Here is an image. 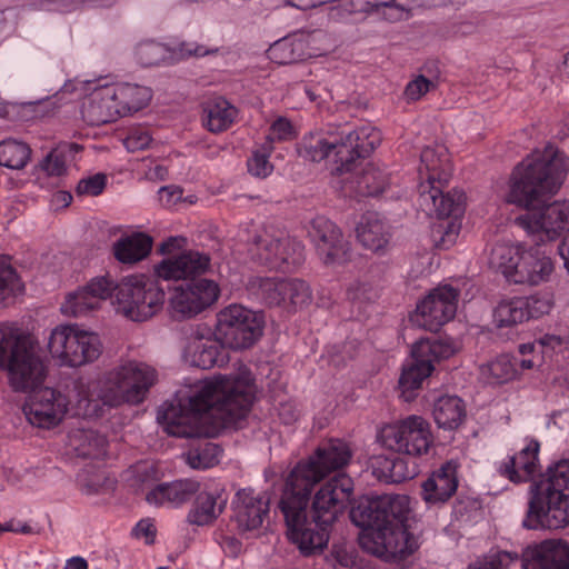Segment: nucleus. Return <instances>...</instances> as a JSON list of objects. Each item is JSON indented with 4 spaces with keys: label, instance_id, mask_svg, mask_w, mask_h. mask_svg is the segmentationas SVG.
Wrapping results in <instances>:
<instances>
[{
    "label": "nucleus",
    "instance_id": "16",
    "mask_svg": "<svg viewBox=\"0 0 569 569\" xmlns=\"http://www.w3.org/2000/svg\"><path fill=\"white\" fill-rule=\"evenodd\" d=\"M459 290L441 284L417 302L410 320L418 327L436 332L452 320L457 312Z\"/></svg>",
    "mask_w": 569,
    "mask_h": 569
},
{
    "label": "nucleus",
    "instance_id": "52",
    "mask_svg": "<svg viewBox=\"0 0 569 569\" xmlns=\"http://www.w3.org/2000/svg\"><path fill=\"white\" fill-rule=\"evenodd\" d=\"M133 485L140 488L153 487L160 479L161 475L153 462L141 461L131 469Z\"/></svg>",
    "mask_w": 569,
    "mask_h": 569
},
{
    "label": "nucleus",
    "instance_id": "45",
    "mask_svg": "<svg viewBox=\"0 0 569 569\" xmlns=\"http://www.w3.org/2000/svg\"><path fill=\"white\" fill-rule=\"evenodd\" d=\"M526 305L521 297L502 300L495 309L493 318L498 327H510L527 320Z\"/></svg>",
    "mask_w": 569,
    "mask_h": 569
},
{
    "label": "nucleus",
    "instance_id": "24",
    "mask_svg": "<svg viewBox=\"0 0 569 569\" xmlns=\"http://www.w3.org/2000/svg\"><path fill=\"white\" fill-rule=\"evenodd\" d=\"M210 266L209 254L188 250L163 259L154 267V272L163 280H181L202 276L209 271Z\"/></svg>",
    "mask_w": 569,
    "mask_h": 569
},
{
    "label": "nucleus",
    "instance_id": "62",
    "mask_svg": "<svg viewBox=\"0 0 569 569\" xmlns=\"http://www.w3.org/2000/svg\"><path fill=\"white\" fill-rule=\"evenodd\" d=\"M372 473L373 476L387 483H391L389 476L392 472V458L386 456H378L372 460Z\"/></svg>",
    "mask_w": 569,
    "mask_h": 569
},
{
    "label": "nucleus",
    "instance_id": "23",
    "mask_svg": "<svg viewBox=\"0 0 569 569\" xmlns=\"http://www.w3.org/2000/svg\"><path fill=\"white\" fill-rule=\"evenodd\" d=\"M197 497L187 515V521L194 526H209L224 511L228 495L222 485L211 481L196 493Z\"/></svg>",
    "mask_w": 569,
    "mask_h": 569
},
{
    "label": "nucleus",
    "instance_id": "37",
    "mask_svg": "<svg viewBox=\"0 0 569 569\" xmlns=\"http://www.w3.org/2000/svg\"><path fill=\"white\" fill-rule=\"evenodd\" d=\"M338 133L336 131H318L306 136L299 148V154L309 161L320 162L331 157Z\"/></svg>",
    "mask_w": 569,
    "mask_h": 569
},
{
    "label": "nucleus",
    "instance_id": "27",
    "mask_svg": "<svg viewBox=\"0 0 569 569\" xmlns=\"http://www.w3.org/2000/svg\"><path fill=\"white\" fill-rule=\"evenodd\" d=\"M81 113L83 120L90 126L104 124L120 118L110 84L93 88L83 100Z\"/></svg>",
    "mask_w": 569,
    "mask_h": 569
},
{
    "label": "nucleus",
    "instance_id": "33",
    "mask_svg": "<svg viewBox=\"0 0 569 569\" xmlns=\"http://www.w3.org/2000/svg\"><path fill=\"white\" fill-rule=\"evenodd\" d=\"M116 97L120 117L132 114L148 106L152 98L149 87L138 83L120 82L110 84Z\"/></svg>",
    "mask_w": 569,
    "mask_h": 569
},
{
    "label": "nucleus",
    "instance_id": "50",
    "mask_svg": "<svg viewBox=\"0 0 569 569\" xmlns=\"http://www.w3.org/2000/svg\"><path fill=\"white\" fill-rule=\"evenodd\" d=\"M23 291V284L10 261L0 256V299L14 297Z\"/></svg>",
    "mask_w": 569,
    "mask_h": 569
},
{
    "label": "nucleus",
    "instance_id": "43",
    "mask_svg": "<svg viewBox=\"0 0 569 569\" xmlns=\"http://www.w3.org/2000/svg\"><path fill=\"white\" fill-rule=\"evenodd\" d=\"M338 133V141L335 143V149L331 154L336 164V171L339 173L348 172L353 169L355 162L363 158L359 149L356 148L353 142L348 139L345 131H336Z\"/></svg>",
    "mask_w": 569,
    "mask_h": 569
},
{
    "label": "nucleus",
    "instance_id": "54",
    "mask_svg": "<svg viewBox=\"0 0 569 569\" xmlns=\"http://www.w3.org/2000/svg\"><path fill=\"white\" fill-rule=\"evenodd\" d=\"M385 190V179L376 169H369L363 172L358 181V193L365 197H373L382 193Z\"/></svg>",
    "mask_w": 569,
    "mask_h": 569
},
{
    "label": "nucleus",
    "instance_id": "11",
    "mask_svg": "<svg viewBox=\"0 0 569 569\" xmlns=\"http://www.w3.org/2000/svg\"><path fill=\"white\" fill-rule=\"evenodd\" d=\"M455 349L451 343L438 339H421L411 349V359L402 367L398 387L400 397L411 401L417 397L422 382L435 369V363L448 359Z\"/></svg>",
    "mask_w": 569,
    "mask_h": 569
},
{
    "label": "nucleus",
    "instance_id": "47",
    "mask_svg": "<svg viewBox=\"0 0 569 569\" xmlns=\"http://www.w3.org/2000/svg\"><path fill=\"white\" fill-rule=\"evenodd\" d=\"M273 152V146L264 142L260 147L252 150L251 156L247 160V168L250 174L257 178H267L273 171V164L270 157Z\"/></svg>",
    "mask_w": 569,
    "mask_h": 569
},
{
    "label": "nucleus",
    "instance_id": "1",
    "mask_svg": "<svg viewBox=\"0 0 569 569\" xmlns=\"http://www.w3.org/2000/svg\"><path fill=\"white\" fill-rule=\"evenodd\" d=\"M254 392L253 377L248 369L217 376L197 383L187 397L179 393L176 403L159 411L158 420L174 437H214L247 417Z\"/></svg>",
    "mask_w": 569,
    "mask_h": 569
},
{
    "label": "nucleus",
    "instance_id": "35",
    "mask_svg": "<svg viewBox=\"0 0 569 569\" xmlns=\"http://www.w3.org/2000/svg\"><path fill=\"white\" fill-rule=\"evenodd\" d=\"M480 378L491 386L508 383L519 376L518 359L510 355H500L479 368Z\"/></svg>",
    "mask_w": 569,
    "mask_h": 569
},
{
    "label": "nucleus",
    "instance_id": "8",
    "mask_svg": "<svg viewBox=\"0 0 569 569\" xmlns=\"http://www.w3.org/2000/svg\"><path fill=\"white\" fill-rule=\"evenodd\" d=\"M489 266L500 271L507 281L515 284L539 286L547 282L555 266L551 258L537 246L500 241L489 253Z\"/></svg>",
    "mask_w": 569,
    "mask_h": 569
},
{
    "label": "nucleus",
    "instance_id": "22",
    "mask_svg": "<svg viewBox=\"0 0 569 569\" xmlns=\"http://www.w3.org/2000/svg\"><path fill=\"white\" fill-rule=\"evenodd\" d=\"M448 184H418V203L427 214L438 218L459 217L465 211V193L460 190L443 192Z\"/></svg>",
    "mask_w": 569,
    "mask_h": 569
},
{
    "label": "nucleus",
    "instance_id": "14",
    "mask_svg": "<svg viewBox=\"0 0 569 569\" xmlns=\"http://www.w3.org/2000/svg\"><path fill=\"white\" fill-rule=\"evenodd\" d=\"M262 332L261 317L241 305H230L218 313L216 336L230 349L250 348Z\"/></svg>",
    "mask_w": 569,
    "mask_h": 569
},
{
    "label": "nucleus",
    "instance_id": "34",
    "mask_svg": "<svg viewBox=\"0 0 569 569\" xmlns=\"http://www.w3.org/2000/svg\"><path fill=\"white\" fill-rule=\"evenodd\" d=\"M152 243V238L144 232L124 234L113 243V256L121 263L133 264L149 256Z\"/></svg>",
    "mask_w": 569,
    "mask_h": 569
},
{
    "label": "nucleus",
    "instance_id": "29",
    "mask_svg": "<svg viewBox=\"0 0 569 569\" xmlns=\"http://www.w3.org/2000/svg\"><path fill=\"white\" fill-rule=\"evenodd\" d=\"M200 490V482L186 478L153 486L146 501L156 507L178 508L188 502Z\"/></svg>",
    "mask_w": 569,
    "mask_h": 569
},
{
    "label": "nucleus",
    "instance_id": "56",
    "mask_svg": "<svg viewBox=\"0 0 569 569\" xmlns=\"http://www.w3.org/2000/svg\"><path fill=\"white\" fill-rule=\"evenodd\" d=\"M107 177L103 173H96L93 176L81 179L77 187V196L96 197L99 196L106 188Z\"/></svg>",
    "mask_w": 569,
    "mask_h": 569
},
{
    "label": "nucleus",
    "instance_id": "63",
    "mask_svg": "<svg viewBox=\"0 0 569 569\" xmlns=\"http://www.w3.org/2000/svg\"><path fill=\"white\" fill-rule=\"evenodd\" d=\"M376 297V292L368 283L356 282L348 289V298L352 301H369Z\"/></svg>",
    "mask_w": 569,
    "mask_h": 569
},
{
    "label": "nucleus",
    "instance_id": "46",
    "mask_svg": "<svg viewBox=\"0 0 569 569\" xmlns=\"http://www.w3.org/2000/svg\"><path fill=\"white\" fill-rule=\"evenodd\" d=\"M312 300L310 286L301 279L288 278V288L284 296V309L296 310L308 306Z\"/></svg>",
    "mask_w": 569,
    "mask_h": 569
},
{
    "label": "nucleus",
    "instance_id": "49",
    "mask_svg": "<svg viewBox=\"0 0 569 569\" xmlns=\"http://www.w3.org/2000/svg\"><path fill=\"white\" fill-rule=\"evenodd\" d=\"M222 450L212 442H206L187 453V463L193 469H208L219 463Z\"/></svg>",
    "mask_w": 569,
    "mask_h": 569
},
{
    "label": "nucleus",
    "instance_id": "53",
    "mask_svg": "<svg viewBox=\"0 0 569 569\" xmlns=\"http://www.w3.org/2000/svg\"><path fill=\"white\" fill-rule=\"evenodd\" d=\"M104 481V473L98 469L86 468L77 475V483L86 495L98 493Z\"/></svg>",
    "mask_w": 569,
    "mask_h": 569
},
{
    "label": "nucleus",
    "instance_id": "64",
    "mask_svg": "<svg viewBox=\"0 0 569 569\" xmlns=\"http://www.w3.org/2000/svg\"><path fill=\"white\" fill-rule=\"evenodd\" d=\"M539 343L543 348L561 350L567 347L568 341L561 336L547 333L539 339Z\"/></svg>",
    "mask_w": 569,
    "mask_h": 569
},
{
    "label": "nucleus",
    "instance_id": "9",
    "mask_svg": "<svg viewBox=\"0 0 569 569\" xmlns=\"http://www.w3.org/2000/svg\"><path fill=\"white\" fill-rule=\"evenodd\" d=\"M116 309L132 321H146L160 312L166 292L157 279L144 274L128 276L116 288Z\"/></svg>",
    "mask_w": 569,
    "mask_h": 569
},
{
    "label": "nucleus",
    "instance_id": "28",
    "mask_svg": "<svg viewBox=\"0 0 569 569\" xmlns=\"http://www.w3.org/2000/svg\"><path fill=\"white\" fill-rule=\"evenodd\" d=\"M356 237L365 249L385 256L391 246L392 231L390 224L378 213L368 212L357 224Z\"/></svg>",
    "mask_w": 569,
    "mask_h": 569
},
{
    "label": "nucleus",
    "instance_id": "18",
    "mask_svg": "<svg viewBox=\"0 0 569 569\" xmlns=\"http://www.w3.org/2000/svg\"><path fill=\"white\" fill-rule=\"evenodd\" d=\"M219 287L213 280L200 279L176 286L169 298V309L174 319L196 317L219 298Z\"/></svg>",
    "mask_w": 569,
    "mask_h": 569
},
{
    "label": "nucleus",
    "instance_id": "30",
    "mask_svg": "<svg viewBox=\"0 0 569 569\" xmlns=\"http://www.w3.org/2000/svg\"><path fill=\"white\" fill-rule=\"evenodd\" d=\"M452 176V164L448 149L442 144L426 147L421 151L419 183L430 186L448 184Z\"/></svg>",
    "mask_w": 569,
    "mask_h": 569
},
{
    "label": "nucleus",
    "instance_id": "26",
    "mask_svg": "<svg viewBox=\"0 0 569 569\" xmlns=\"http://www.w3.org/2000/svg\"><path fill=\"white\" fill-rule=\"evenodd\" d=\"M522 569H569V545L545 540L523 553Z\"/></svg>",
    "mask_w": 569,
    "mask_h": 569
},
{
    "label": "nucleus",
    "instance_id": "48",
    "mask_svg": "<svg viewBox=\"0 0 569 569\" xmlns=\"http://www.w3.org/2000/svg\"><path fill=\"white\" fill-rule=\"evenodd\" d=\"M348 139L353 142L363 158L368 157L381 142V132L371 126H362L347 132Z\"/></svg>",
    "mask_w": 569,
    "mask_h": 569
},
{
    "label": "nucleus",
    "instance_id": "31",
    "mask_svg": "<svg viewBox=\"0 0 569 569\" xmlns=\"http://www.w3.org/2000/svg\"><path fill=\"white\" fill-rule=\"evenodd\" d=\"M219 348L211 339L209 329H194L187 339L183 350L184 360L201 369H210L218 361Z\"/></svg>",
    "mask_w": 569,
    "mask_h": 569
},
{
    "label": "nucleus",
    "instance_id": "2",
    "mask_svg": "<svg viewBox=\"0 0 569 569\" xmlns=\"http://www.w3.org/2000/svg\"><path fill=\"white\" fill-rule=\"evenodd\" d=\"M568 171L569 158L550 146L527 157L512 172L507 200L527 208L516 223L537 242L556 240L569 230V200L538 207L545 196L557 192Z\"/></svg>",
    "mask_w": 569,
    "mask_h": 569
},
{
    "label": "nucleus",
    "instance_id": "12",
    "mask_svg": "<svg viewBox=\"0 0 569 569\" xmlns=\"http://www.w3.org/2000/svg\"><path fill=\"white\" fill-rule=\"evenodd\" d=\"M377 438L383 448L410 457L427 455L433 442L429 422L416 415L385 425Z\"/></svg>",
    "mask_w": 569,
    "mask_h": 569
},
{
    "label": "nucleus",
    "instance_id": "60",
    "mask_svg": "<svg viewBox=\"0 0 569 569\" xmlns=\"http://www.w3.org/2000/svg\"><path fill=\"white\" fill-rule=\"evenodd\" d=\"M131 535L137 539H144L147 545L154 543L157 536V528L153 519L143 518L139 520L132 528Z\"/></svg>",
    "mask_w": 569,
    "mask_h": 569
},
{
    "label": "nucleus",
    "instance_id": "15",
    "mask_svg": "<svg viewBox=\"0 0 569 569\" xmlns=\"http://www.w3.org/2000/svg\"><path fill=\"white\" fill-rule=\"evenodd\" d=\"M351 458L348 445L341 440H329L306 461H300L289 475V483L303 488L320 482L328 473L345 467Z\"/></svg>",
    "mask_w": 569,
    "mask_h": 569
},
{
    "label": "nucleus",
    "instance_id": "7",
    "mask_svg": "<svg viewBox=\"0 0 569 569\" xmlns=\"http://www.w3.org/2000/svg\"><path fill=\"white\" fill-rule=\"evenodd\" d=\"M569 526V459L550 463L528 489L522 527L557 530Z\"/></svg>",
    "mask_w": 569,
    "mask_h": 569
},
{
    "label": "nucleus",
    "instance_id": "6",
    "mask_svg": "<svg viewBox=\"0 0 569 569\" xmlns=\"http://www.w3.org/2000/svg\"><path fill=\"white\" fill-rule=\"evenodd\" d=\"M158 371L147 362L128 360L106 371L91 386L82 380L73 383V399L79 413L92 416L99 408L98 401L110 407L122 403L140 405L158 381Z\"/></svg>",
    "mask_w": 569,
    "mask_h": 569
},
{
    "label": "nucleus",
    "instance_id": "51",
    "mask_svg": "<svg viewBox=\"0 0 569 569\" xmlns=\"http://www.w3.org/2000/svg\"><path fill=\"white\" fill-rule=\"evenodd\" d=\"M518 560V555L502 550H490L486 556L469 566L468 569H508Z\"/></svg>",
    "mask_w": 569,
    "mask_h": 569
},
{
    "label": "nucleus",
    "instance_id": "36",
    "mask_svg": "<svg viewBox=\"0 0 569 569\" xmlns=\"http://www.w3.org/2000/svg\"><path fill=\"white\" fill-rule=\"evenodd\" d=\"M432 415L442 429H456L466 418V406L458 396H441L433 403Z\"/></svg>",
    "mask_w": 569,
    "mask_h": 569
},
{
    "label": "nucleus",
    "instance_id": "17",
    "mask_svg": "<svg viewBox=\"0 0 569 569\" xmlns=\"http://www.w3.org/2000/svg\"><path fill=\"white\" fill-rule=\"evenodd\" d=\"M309 238L319 259L328 267L342 266L351 258L350 242L330 219L318 216L310 222Z\"/></svg>",
    "mask_w": 569,
    "mask_h": 569
},
{
    "label": "nucleus",
    "instance_id": "13",
    "mask_svg": "<svg viewBox=\"0 0 569 569\" xmlns=\"http://www.w3.org/2000/svg\"><path fill=\"white\" fill-rule=\"evenodd\" d=\"M249 253L261 266L288 271L303 261L305 247L296 238L264 229L253 237Z\"/></svg>",
    "mask_w": 569,
    "mask_h": 569
},
{
    "label": "nucleus",
    "instance_id": "57",
    "mask_svg": "<svg viewBox=\"0 0 569 569\" xmlns=\"http://www.w3.org/2000/svg\"><path fill=\"white\" fill-rule=\"evenodd\" d=\"M295 138V129L290 120L284 117H279L270 126L269 133L264 142H270L273 146L276 141H287Z\"/></svg>",
    "mask_w": 569,
    "mask_h": 569
},
{
    "label": "nucleus",
    "instance_id": "41",
    "mask_svg": "<svg viewBox=\"0 0 569 569\" xmlns=\"http://www.w3.org/2000/svg\"><path fill=\"white\" fill-rule=\"evenodd\" d=\"M256 295L271 307L284 308V296L288 288V279L256 278L250 282Z\"/></svg>",
    "mask_w": 569,
    "mask_h": 569
},
{
    "label": "nucleus",
    "instance_id": "5",
    "mask_svg": "<svg viewBox=\"0 0 569 569\" xmlns=\"http://www.w3.org/2000/svg\"><path fill=\"white\" fill-rule=\"evenodd\" d=\"M410 512L406 495H382L367 499L351 511L353 522L362 528L360 547L379 558H405L417 548L405 522Z\"/></svg>",
    "mask_w": 569,
    "mask_h": 569
},
{
    "label": "nucleus",
    "instance_id": "25",
    "mask_svg": "<svg viewBox=\"0 0 569 569\" xmlns=\"http://www.w3.org/2000/svg\"><path fill=\"white\" fill-rule=\"evenodd\" d=\"M460 465L449 460L435 470L421 485V498L428 506L446 503L457 491Z\"/></svg>",
    "mask_w": 569,
    "mask_h": 569
},
{
    "label": "nucleus",
    "instance_id": "10",
    "mask_svg": "<svg viewBox=\"0 0 569 569\" xmlns=\"http://www.w3.org/2000/svg\"><path fill=\"white\" fill-rule=\"evenodd\" d=\"M48 348L60 366L78 368L98 360L103 347L96 332L78 325H60L51 331Z\"/></svg>",
    "mask_w": 569,
    "mask_h": 569
},
{
    "label": "nucleus",
    "instance_id": "61",
    "mask_svg": "<svg viewBox=\"0 0 569 569\" xmlns=\"http://www.w3.org/2000/svg\"><path fill=\"white\" fill-rule=\"evenodd\" d=\"M392 472L389 476L391 483L402 482L416 476L415 468H409L402 458H392Z\"/></svg>",
    "mask_w": 569,
    "mask_h": 569
},
{
    "label": "nucleus",
    "instance_id": "55",
    "mask_svg": "<svg viewBox=\"0 0 569 569\" xmlns=\"http://www.w3.org/2000/svg\"><path fill=\"white\" fill-rule=\"evenodd\" d=\"M152 142V137L147 128L134 127L129 129L123 139V146L129 152H137L147 149Z\"/></svg>",
    "mask_w": 569,
    "mask_h": 569
},
{
    "label": "nucleus",
    "instance_id": "58",
    "mask_svg": "<svg viewBox=\"0 0 569 569\" xmlns=\"http://www.w3.org/2000/svg\"><path fill=\"white\" fill-rule=\"evenodd\" d=\"M526 305L527 320L531 318H540L550 312L552 305L549 299L538 296L521 297Z\"/></svg>",
    "mask_w": 569,
    "mask_h": 569
},
{
    "label": "nucleus",
    "instance_id": "40",
    "mask_svg": "<svg viewBox=\"0 0 569 569\" xmlns=\"http://www.w3.org/2000/svg\"><path fill=\"white\" fill-rule=\"evenodd\" d=\"M206 112V127L214 133L228 130L238 114L237 108L223 98H218L210 102Z\"/></svg>",
    "mask_w": 569,
    "mask_h": 569
},
{
    "label": "nucleus",
    "instance_id": "59",
    "mask_svg": "<svg viewBox=\"0 0 569 569\" xmlns=\"http://www.w3.org/2000/svg\"><path fill=\"white\" fill-rule=\"evenodd\" d=\"M433 87L435 83L431 80L423 76H418L407 83L405 88V97L408 101H417Z\"/></svg>",
    "mask_w": 569,
    "mask_h": 569
},
{
    "label": "nucleus",
    "instance_id": "4",
    "mask_svg": "<svg viewBox=\"0 0 569 569\" xmlns=\"http://www.w3.org/2000/svg\"><path fill=\"white\" fill-rule=\"evenodd\" d=\"M315 485L296 488L289 477L279 507L284 517L289 539L303 552L323 549L329 539L328 528L345 511L353 495V481L346 473H338L323 482L316 491L312 503V519L307 517V506Z\"/></svg>",
    "mask_w": 569,
    "mask_h": 569
},
{
    "label": "nucleus",
    "instance_id": "44",
    "mask_svg": "<svg viewBox=\"0 0 569 569\" xmlns=\"http://www.w3.org/2000/svg\"><path fill=\"white\" fill-rule=\"evenodd\" d=\"M268 57L278 64L293 63L303 56V42L292 38H283L270 46Z\"/></svg>",
    "mask_w": 569,
    "mask_h": 569
},
{
    "label": "nucleus",
    "instance_id": "39",
    "mask_svg": "<svg viewBox=\"0 0 569 569\" xmlns=\"http://www.w3.org/2000/svg\"><path fill=\"white\" fill-rule=\"evenodd\" d=\"M69 442L79 457L99 459L106 455L107 439L97 431L73 430L69 435Z\"/></svg>",
    "mask_w": 569,
    "mask_h": 569
},
{
    "label": "nucleus",
    "instance_id": "42",
    "mask_svg": "<svg viewBox=\"0 0 569 569\" xmlns=\"http://www.w3.org/2000/svg\"><path fill=\"white\" fill-rule=\"evenodd\" d=\"M31 157L30 147L14 139H6L0 142V166L12 170L23 169Z\"/></svg>",
    "mask_w": 569,
    "mask_h": 569
},
{
    "label": "nucleus",
    "instance_id": "20",
    "mask_svg": "<svg viewBox=\"0 0 569 569\" xmlns=\"http://www.w3.org/2000/svg\"><path fill=\"white\" fill-rule=\"evenodd\" d=\"M218 47H207L197 42H181L176 49L147 40L140 42L136 48V58L142 67H153L160 63H172L180 59L190 57L201 58L209 54H217Z\"/></svg>",
    "mask_w": 569,
    "mask_h": 569
},
{
    "label": "nucleus",
    "instance_id": "38",
    "mask_svg": "<svg viewBox=\"0 0 569 569\" xmlns=\"http://www.w3.org/2000/svg\"><path fill=\"white\" fill-rule=\"evenodd\" d=\"M81 150L82 147L74 142L60 143L40 161L39 167L47 176H64L69 164L74 162L76 154Z\"/></svg>",
    "mask_w": 569,
    "mask_h": 569
},
{
    "label": "nucleus",
    "instance_id": "3",
    "mask_svg": "<svg viewBox=\"0 0 569 569\" xmlns=\"http://www.w3.org/2000/svg\"><path fill=\"white\" fill-rule=\"evenodd\" d=\"M0 369L7 371L14 391H31L23 408L31 425L50 429L63 420L70 400L52 388H40L47 377L46 367L14 323L0 325Z\"/></svg>",
    "mask_w": 569,
    "mask_h": 569
},
{
    "label": "nucleus",
    "instance_id": "19",
    "mask_svg": "<svg viewBox=\"0 0 569 569\" xmlns=\"http://www.w3.org/2000/svg\"><path fill=\"white\" fill-rule=\"evenodd\" d=\"M116 288L117 282L110 276L94 277L83 287L68 293L60 311L67 317H87L99 310L102 303L111 298Z\"/></svg>",
    "mask_w": 569,
    "mask_h": 569
},
{
    "label": "nucleus",
    "instance_id": "21",
    "mask_svg": "<svg viewBox=\"0 0 569 569\" xmlns=\"http://www.w3.org/2000/svg\"><path fill=\"white\" fill-rule=\"evenodd\" d=\"M233 505V520L237 529L240 533H246L261 528L269 515L270 498L266 492L244 488L236 493Z\"/></svg>",
    "mask_w": 569,
    "mask_h": 569
},
{
    "label": "nucleus",
    "instance_id": "32",
    "mask_svg": "<svg viewBox=\"0 0 569 569\" xmlns=\"http://www.w3.org/2000/svg\"><path fill=\"white\" fill-rule=\"evenodd\" d=\"M539 442L531 440L500 466L501 475L513 482L528 480L538 468Z\"/></svg>",
    "mask_w": 569,
    "mask_h": 569
}]
</instances>
